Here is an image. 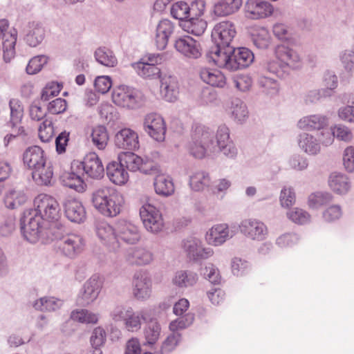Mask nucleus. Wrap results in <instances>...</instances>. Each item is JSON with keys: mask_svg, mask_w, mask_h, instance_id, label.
Masks as SVG:
<instances>
[{"mask_svg": "<svg viewBox=\"0 0 354 354\" xmlns=\"http://www.w3.org/2000/svg\"><path fill=\"white\" fill-rule=\"evenodd\" d=\"M23 162L32 170V176L39 185H48L53 179V171L50 162H47L44 151L39 146L28 147L23 153Z\"/></svg>", "mask_w": 354, "mask_h": 354, "instance_id": "obj_1", "label": "nucleus"}, {"mask_svg": "<svg viewBox=\"0 0 354 354\" xmlns=\"http://www.w3.org/2000/svg\"><path fill=\"white\" fill-rule=\"evenodd\" d=\"M93 207L106 217H115L122 211L124 203L122 195L115 189L101 186L95 189L91 195Z\"/></svg>", "mask_w": 354, "mask_h": 354, "instance_id": "obj_2", "label": "nucleus"}, {"mask_svg": "<svg viewBox=\"0 0 354 354\" xmlns=\"http://www.w3.org/2000/svg\"><path fill=\"white\" fill-rule=\"evenodd\" d=\"M216 144L214 131L209 127L198 124L193 128L192 140L187 148L192 156L201 159L215 153Z\"/></svg>", "mask_w": 354, "mask_h": 354, "instance_id": "obj_3", "label": "nucleus"}, {"mask_svg": "<svg viewBox=\"0 0 354 354\" xmlns=\"http://www.w3.org/2000/svg\"><path fill=\"white\" fill-rule=\"evenodd\" d=\"M112 100L119 106L134 109L142 104L144 96L140 91L133 87L120 85L113 89Z\"/></svg>", "mask_w": 354, "mask_h": 354, "instance_id": "obj_4", "label": "nucleus"}, {"mask_svg": "<svg viewBox=\"0 0 354 354\" xmlns=\"http://www.w3.org/2000/svg\"><path fill=\"white\" fill-rule=\"evenodd\" d=\"M118 160L131 171H140L145 174L151 175L159 171L158 165L147 157L142 158L131 152L122 153Z\"/></svg>", "mask_w": 354, "mask_h": 354, "instance_id": "obj_5", "label": "nucleus"}, {"mask_svg": "<svg viewBox=\"0 0 354 354\" xmlns=\"http://www.w3.org/2000/svg\"><path fill=\"white\" fill-rule=\"evenodd\" d=\"M36 214L43 220L57 221L60 217V209L57 201L51 196L46 194H39L34 200Z\"/></svg>", "mask_w": 354, "mask_h": 354, "instance_id": "obj_6", "label": "nucleus"}, {"mask_svg": "<svg viewBox=\"0 0 354 354\" xmlns=\"http://www.w3.org/2000/svg\"><path fill=\"white\" fill-rule=\"evenodd\" d=\"M103 286V279L98 274H93L87 279L77 297V304L81 306H88L97 299Z\"/></svg>", "mask_w": 354, "mask_h": 354, "instance_id": "obj_7", "label": "nucleus"}, {"mask_svg": "<svg viewBox=\"0 0 354 354\" xmlns=\"http://www.w3.org/2000/svg\"><path fill=\"white\" fill-rule=\"evenodd\" d=\"M140 216L145 230L151 234H158L164 227L160 211L150 203L144 204L140 209Z\"/></svg>", "mask_w": 354, "mask_h": 354, "instance_id": "obj_8", "label": "nucleus"}, {"mask_svg": "<svg viewBox=\"0 0 354 354\" xmlns=\"http://www.w3.org/2000/svg\"><path fill=\"white\" fill-rule=\"evenodd\" d=\"M42 218L33 209H26L21 218V230L24 237L30 243H36L41 232L40 221Z\"/></svg>", "mask_w": 354, "mask_h": 354, "instance_id": "obj_9", "label": "nucleus"}, {"mask_svg": "<svg viewBox=\"0 0 354 354\" xmlns=\"http://www.w3.org/2000/svg\"><path fill=\"white\" fill-rule=\"evenodd\" d=\"M238 232L237 226L223 223L213 225L205 234L206 242L212 246H221Z\"/></svg>", "mask_w": 354, "mask_h": 354, "instance_id": "obj_10", "label": "nucleus"}, {"mask_svg": "<svg viewBox=\"0 0 354 354\" xmlns=\"http://www.w3.org/2000/svg\"><path fill=\"white\" fill-rule=\"evenodd\" d=\"M237 228L244 237L254 241L264 240L268 233L266 225L261 221L254 218L243 219Z\"/></svg>", "mask_w": 354, "mask_h": 354, "instance_id": "obj_11", "label": "nucleus"}, {"mask_svg": "<svg viewBox=\"0 0 354 354\" xmlns=\"http://www.w3.org/2000/svg\"><path fill=\"white\" fill-rule=\"evenodd\" d=\"M216 152H220L228 159H235L238 155V149L230 138V129L226 124H221L216 132Z\"/></svg>", "mask_w": 354, "mask_h": 354, "instance_id": "obj_12", "label": "nucleus"}, {"mask_svg": "<svg viewBox=\"0 0 354 354\" xmlns=\"http://www.w3.org/2000/svg\"><path fill=\"white\" fill-rule=\"evenodd\" d=\"M55 236L59 239L57 250L62 254L72 259L82 251L84 239L80 235L77 234L62 235L61 232Z\"/></svg>", "mask_w": 354, "mask_h": 354, "instance_id": "obj_13", "label": "nucleus"}, {"mask_svg": "<svg viewBox=\"0 0 354 354\" xmlns=\"http://www.w3.org/2000/svg\"><path fill=\"white\" fill-rule=\"evenodd\" d=\"M183 249L190 260L200 261L207 259L214 254L211 248L203 246L201 240L190 236L183 241Z\"/></svg>", "mask_w": 354, "mask_h": 354, "instance_id": "obj_14", "label": "nucleus"}, {"mask_svg": "<svg viewBox=\"0 0 354 354\" xmlns=\"http://www.w3.org/2000/svg\"><path fill=\"white\" fill-rule=\"evenodd\" d=\"M144 130L153 139L162 142L165 138L166 125L161 115L151 113L147 114L143 122Z\"/></svg>", "mask_w": 354, "mask_h": 354, "instance_id": "obj_15", "label": "nucleus"}, {"mask_svg": "<svg viewBox=\"0 0 354 354\" xmlns=\"http://www.w3.org/2000/svg\"><path fill=\"white\" fill-rule=\"evenodd\" d=\"M132 292L139 301H146L151 297L152 283L148 274L142 271L136 272L132 279Z\"/></svg>", "mask_w": 354, "mask_h": 354, "instance_id": "obj_16", "label": "nucleus"}, {"mask_svg": "<svg viewBox=\"0 0 354 354\" xmlns=\"http://www.w3.org/2000/svg\"><path fill=\"white\" fill-rule=\"evenodd\" d=\"M236 35L234 25L230 21H221L217 24L212 32V37L216 45L223 48L231 47L234 38Z\"/></svg>", "mask_w": 354, "mask_h": 354, "instance_id": "obj_17", "label": "nucleus"}, {"mask_svg": "<svg viewBox=\"0 0 354 354\" xmlns=\"http://www.w3.org/2000/svg\"><path fill=\"white\" fill-rule=\"evenodd\" d=\"M115 230L119 243L122 241L127 244L134 245L141 239L138 227L127 220H119L116 223Z\"/></svg>", "mask_w": 354, "mask_h": 354, "instance_id": "obj_18", "label": "nucleus"}, {"mask_svg": "<svg viewBox=\"0 0 354 354\" xmlns=\"http://www.w3.org/2000/svg\"><path fill=\"white\" fill-rule=\"evenodd\" d=\"M275 58L288 69H298L302 65V59L294 49L284 45H277L274 49Z\"/></svg>", "mask_w": 354, "mask_h": 354, "instance_id": "obj_19", "label": "nucleus"}, {"mask_svg": "<svg viewBox=\"0 0 354 354\" xmlns=\"http://www.w3.org/2000/svg\"><path fill=\"white\" fill-rule=\"evenodd\" d=\"M244 9L246 17L254 20L268 18L274 12L273 6L264 0H248Z\"/></svg>", "mask_w": 354, "mask_h": 354, "instance_id": "obj_20", "label": "nucleus"}, {"mask_svg": "<svg viewBox=\"0 0 354 354\" xmlns=\"http://www.w3.org/2000/svg\"><path fill=\"white\" fill-rule=\"evenodd\" d=\"M66 216L72 222L80 223L86 218V210L81 201L68 196L63 201Z\"/></svg>", "mask_w": 354, "mask_h": 354, "instance_id": "obj_21", "label": "nucleus"}, {"mask_svg": "<svg viewBox=\"0 0 354 354\" xmlns=\"http://www.w3.org/2000/svg\"><path fill=\"white\" fill-rule=\"evenodd\" d=\"M174 47L180 54L190 59H197L201 55L200 44L189 36L176 39Z\"/></svg>", "mask_w": 354, "mask_h": 354, "instance_id": "obj_22", "label": "nucleus"}, {"mask_svg": "<svg viewBox=\"0 0 354 354\" xmlns=\"http://www.w3.org/2000/svg\"><path fill=\"white\" fill-rule=\"evenodd\" d=\"M115 145L119 149L136 150L139 148L138 135L130 128H124L116 133Z\"/></svg>", "mask_w": 354, "mask_h": 354, "instance_id": "obj_23", "label": "nucleus"}, {"mask_svg": "<svg viewBox=\"0 0 354 354\" xmlns=\"http://www.w3.org/2000/svg\"><path fill=\"white\" fill-rule=\"evenodd\" d=\"M96 233L101 241L112 251L119 248V239L114 229L106 222H100L96 226Z\"/></svg>", "mask_w": 354, "mask_h": 354, "instance_id": "obj_24", "label": "nucleus"}, {"mask_svg": "<svg viewBox=\"0 0 354 354\" xmlns=\"http://www.w3.org/2000/svg\"><path fill=\"white\" fill-rule=\"evenodd\" d=\"M254 54L250 49L244 47H232L230 71H236L249 66L254 61Z\"/></svg>", "mask_w": 354, "mask_h": 354, "instance_id": "obj_25", "label": "nucleus"}, {"mask_svg": "<svg viewBox=\"0 0 354 354\" xmlns=\"http://www.w3.org/2000/svg\"><path fill=\"white\" fill-rule=\"evenodd\" d=\"M80 165L84 172L92 178L99 179L104 176V166L95 153L87 154L84 160L80 162Z\"/></svg>", "mask_w": 354, "mask_h": 354, "instance_id": "obj_26", "label": "nucleus"}, {"mask_svg": "<svg viewBox=\"0 0 354 354\" xmlns=\"http://www.w3.org/2000/svg\"><path fill=\"white\" fill-rule=\"evenodd\" d=\"M231 50L232 47L223 48L222 46L216 45L209 48L206 56L209 61H212L218 67L230 70Z\"/></svg>", "mask_w": 354, "mask_h": 354, "instance_id": "obj_27", "label": "nucleus"}, {"mask_svg": "<svg viewBox=\"0 0 354 354\" xmlns=\"http://www.w3.org/2000/svg\"><path fill=\"white\" fill-rule=\"evenodd\" d=\"M160 93L168 102L176 100L179 93V84L177 77L170 74L160 77Z\"/></svg>", "mask_w": 354, "mask_h": 354, "instance_id": "obj_28", "label": "nucleus"}, {"mask_svg": "<svg viewBox=\"0 0 354 354\" xmlns=\"http://www.w3.org/2000/svg\"><path fill=\"white\" fill-rule=\"evenodd\" d=\"M174 29V24L169 19H165L158 22L155 35V44L158 49L164 50L167 47L169 38Z\"/></svg>", "mask_w": 354, "mask_h": 354, "instance_id": "obj_29", "label": "nucleus"}, {"mask_svg": "<svg viewBox=\"0 0 354 354\" xmlns=\"http://www.w3.org/2000/svg\"><path fill=\"white\" fill-rule=\"evenodd\" d=\"M124 258L129 264L145 266L153 261V254L145 248L136 247L128 250Z\"/></svg>", "mask_w": 354, "mask_h": 354, "instance_id": "obj_30", "label": "nucleus"}, {"mask_svg": "<svg viewBox=\"0 0 354 354\" xmlns=\"http://www.w3.org/2000/svg\"><path fill=\"white\" fill-rule=\"evenodd\" d=\"M297 141L299 149L308 156H316L321 151L320 142L310 133L306 132L299 133Z\"/></svg>", "mask_w": 354, "mask_h": 354, "instance_id": "obj_31", "label": "nucleus"}, {"mask_svg": "<svg viewBox=\"0 0 354 354\" xmlns=\"http://www.w3.org/2000/svg\"><path fill=\"white\" fill-rule=\"evenodd\" d=\"M328 124V118L322 114H314L301 118L297 122L300 129L319 130Z\"/></svg>", "mask_w": 354, "mask_h": 354, "instance_id": "obj_32", "label": "nucleus"}, {"mask_svg": "<svg viewBox=\"0 0 354 354\" xmlns=\"http://www.w3.org/2000/svg\"><path fill=\"white\" fill-rule=\"evenodd\" d=\"M45 37V30L39 23L32 21L27 25L24 39L32 47L38 46Z\"/></svg>", "mask_w": 354, "mask_h": 354, "instance_id": "obj_33", "label": "nucleus"}, {"mask_svg": "<svg viewBox=\"0 0 354 354\" xmlns=\"http://www.w3.org/2000/svg\"><path fill=\"white\" fill-rule=\"evenodd\" d=\"M124 165L119 160L109 162L106 166V175L114 184L122 185L127 182L129 174L124 169Z\"/></svg>", "mask_w": 354, "mask_h": 354, "instance_id": "obj_34", "label": "nucleus"}, {"mask_svg": "<svg viewBox=\"0 0 354 354\" xmlns=\"http://www.w3.org/2000/svg\"><path fill=\"white\" fill-rule=\"evenodd\" d=\"M153 175H156L153 181L156 193L162 196L172 195L174 192V185L171 177L165 174H160V170Z\"/></svg>", "mask_w": 354, "mask_h": 354, "instance_id": "obj_35", "label": "nucleus"}, {"mask_svg": "<svg viewBox=\"0 0 354 354\" xmlns=\"http://www.w3.org/2000/svg\"><path fill=\"white\" fill-rule=\"evenodd\" d=\"M199 75L205 83L212 86L223 88L226 84V77L221 71L216 69L201 68Z\"/></svg>", "mask_w": 354, "mask_h": 354, "instance_id": "obj_36", "label": "nucleus"}, {"mask_svg": "<svg viewBox=\"0 0 354 354\" xmlns=\"http://www.w3.org/2000/svg\"><path fill=\"white\" fill-rule=\"evenodd\" d=\"M328 185L334 192L338 194H344L349 191L351 182L346 175L333 172L328 178Z\"/></svg>", "mask_w": 354, "mask_h": 354, "instance_id": "obj_37", "label": "nucleus"}, {"mask_svg": "<svg viewBox=\"0 0 354 354\" xmlns=\"http://www.w3.org/2000/svg\"><path fill=\"white\" fill-rule=\"evenodd\" d=\"M198 279V274L194 271L178 270L175 273L172 283L180 288H186L194 286Z\"/></svg>", "mask_w": 354, "mask_h": 354, "instance_id": "obj_38", "label": "nucleus"}, {"mask_svg": "<svg viewBox=\"0 0 354 354\" xmlns=\"http://www.w3.org/2000/svg\"><path fill=\"white\" fill-rule=\"evenodd\" d=\"M142 320L147 322V310H140V312H136L132 308L129 312L127 319L124 322L123 325L128 331L136 332L141 328Z\"/></svg>", "mask_w": 354, "mask_h": 354, "instance_id": "obj_39", "label": "nucleus"}, {"mask_svg": "<svg viewBox=\"0 0 354 354\" xmlns=\"http://www.w3.org/2000/svg\"><path fill=\"white\" fill-rule=\"evenodd\" d=\"M229 114L231 118L237 123L242 124L248 118V111L246 104L239 98H234L231 101L229 108Z\"/></svg>", "mask_w": 354, "mask_h": 354, "instance_id": "obj_40", "label": "nucleus"}, {"mask_svg": "<svg viewBox=\"0 0 354 354\" xmlns=\"http://www.w3.org/2000/svg\"><path fill=\"white\" fill-rule=\"evenodd\" d=\"M242 6V0H221L214 6L216 16L224 17L238 11Z\"/></svg>", "mask_w": 354, "mask_h": 354, "instance_id": "obj_41", "label": "nucleus"}, {"mask_svg": "<svg viewBox=\"0 0 354 354\" xmlns=\"http://www.w3.org/2000/svg\"><path fill=\"white\" fill-rule=\"evenodd\" d=\"M132 67L138 75L145 79H156L160 77V69L153 64L139 62L132 64Z\"/></svg>", "mask_w": 354, "mask_h": 354, "instance_id": "obj_42", "label": "nucleus"}, {"mask_svg": "<svg viewBox=\"0 0 354 354\" xmlns=\"http://www.w3.org/2000/svg\"><path fill=\"white\" fill-rule=\"evenodd\" d=\"M62 305V300L53 297H41L32 303V307L39 311H55Z\"/></svg>", "mask_w": 354, "mask_h": 354, "instance_id": "obj_43", "label": "nucleus"}, {"mask_svg": "<svg viewBox=\"0 0 354 354\" xmlns=\"http://www.w3.org/2000/svg\"><path fill=\"white\" fill-rule=\"evenodd\" d=\"M96 61L106 67H114L118 64V59L113 52L106 47L98 48L94 53Z\"/></svg>", "mask_w": 354, "mask_h": 354, "instance_id": "obj_44", "label": "nucleus"}, {"mask_svg": "<svg viewBox=\"0 0 354 354\" xmlns=\"http://www.w3.org/2000/svg\"><path fill=\"white\" fill-rule=\"evenodd\" d=\"M91 138L94 146L100 150L104 149L109 140L106 128L102 125L94 127L92 130Z\"/></svg>", "mask_w": 354, "mask_h": 354, "instance_id": "obj_45", "label": "nucleus"}, {"mask_svg": "<svg viewBox=\"0 0 354 354\" xmlns=\"http://www.w3.org/2000/svg\"><path fill=\"white\" fill-rule=\"evenodd\" d=\"M100 315L87 309L75 310L71 312V318L82 324H95L98 322Z\"/></svg>", "mask_w": 354, "mask_h": 354, "instance_id": "obj_46", "label": "nucleus"}, {"mask_svg": "<svg viewBox=\"0 0 354 354\" xmlns=\"http://www.w3.org/2000/svg\"><path fill=\"white\" fill-rule=\"evenodd\" d=\"M27 201L26 195L19 190L11 189L8 191L4 198L6 206L9 209H15L22 205Z\"/></svg>", "mask_w": 354, "mask_h": 354, "instance_id": "obj_47", "label": "nucleus"}, {"mask_svg": "<svg viewBox=\"0 0 354 354\" xmlns=\"http://www.w3.org/2000/svg\"><path fill=\"white\" fill-rule=\"evenodd\" d=\"M189 185L196 192L203 190L205 187H211L209 174L204 171L196 172L190 177Z\"/></svg>", "mask_w": 354, "mask_h": 354, "instance_id": "obj_48", "label": "nucleus"}, {"mask_svg": "<svg viewBox=\"0 0 354 354\" xmlns=\"http://www.w3.org/2000/svg\"><path fill=\"white\" fill-rule=\"evenodd\" d=\"M184 27L187 32L200 36L204 33L207 28V22L200 17H191L185 21Z\"/></svg>", "mask_w": 354, "mask_h": 354, "instance_id": "obj_49", "label": "nucleus"}, {"mask_svg": "<svg viewBox=\"0 0 354 354\" xmlns=\"http://www.w3.org/2000/svg\"><path fill=\"white\" fill-rule=\"evenodd\" d=\"M10 109V125L15 128L20 124L24 115V108L21 102L17 99H11L9 102Z\"/></svg>", "mask_w": 354, "mask_h": 354, "instance_id": "obj_50", "label": "nucleus"}, {"mask_svg": "<svg viewBox=\"0 0 354 354\" xmlns=\"http://www.w3.org/2000/svg\"><path fill=\"white\" fill-rule=\"evenodd\" d=\"M62 183L64 186L78 192H82L84 190V183L83 180L79 175L74 172L68 173L63 176Z\"/></svg>", "mask_w": 354, "mask_h": 354, "instance_id": "obj_51", "label": "nucleus"}, {"mask_svg": "<svg viewBox=\"0 0 354 354\" xmlns=\"http://www.w3.org/2000/svg\"><path fill=\"white\" fill-rule=\"evenodd\" d=\"M331 200L332 195L330 193L317 192L309 195L308 204L310 208L317 209L329 203Z\"/></svg>", "mask_w": 354, "mask_h": 354, "instance_id": "obj_52", "label": "nucleus"}, {"mask_svg": "<svg viewBox=\"0 0 354 354\" xmlns=\"http://www.w3.org/2000/svg\"><path fill=\"white\" fill-rule=\"evenodd\" d=\"M253 43L260 49H266L271 43V37L268 30L264 28H260L253 35Z\"/></svg>", "mask_w": 354, "mask_h": 354, "instance_id": "obj_53", "label": "nucleus"}, {"mask_svg": "<svg viewBox=\"0 0 354 354\" xmlns=\"http://www.w3.org/2000/svg\"><path fill=\"white\" fill-rule=\"evenodd\" d=\"M161 328L156 321H151L145 329V337L147 344H153L158 339Z\"/></svg>", "mask_w": 354, "mask_h": 354, "instance_id": "obj_54", "label": "nucleus"}, {"mask_svg": "<svg viewBox=\"0 0 354 354\" xmlns=\"http://www.w3.org/2000/svg\"><path fill=\"white\" fill-rule=\"evenodd\" d=\"M264 68L268 73L280 78L284 77L288 73L286 67L277 59L268 61L264 65Z\"/></svg>", "mask_w": 354, "mask_h": 354, "instance_id": "obj_55", "label": "nucleus"}, {"mask_svg": "<svg viewBox=\"0 0 354 354\" xmlns=\"http://www.w3.org/2000/svg\"><path fill=\"white\" fill-rule=\"evenodd\" d=\"M132 308V307L129 306L118 304L111 310L109 314L110 317L115 323H124Z\"/></svg>", "mask_w": 354, "mask_h": 354, "instance_id": "obj_56", "label": "nucleus"}, {"mask_svg": "<svg viewBox=\"0 0 354 354\" xmlns=\"http://www.w3.org/2000/svg\"><path fill=\"white\" fill-rule=\"evenodd\" d=\"M295 201L296 194L294 189L291 187H283L279 195L281 206L283 208H289L295 204Z\"/></svg>", "mask_w": 354, "mask_h": 354, "instance_id": "obj_57", "label": "nucleus"}, {"mask_svg": "<svg viewBox=\"0 0 354 354\" xmlns=\"http://www.w3.org/2000/svg\"><path fill=\"white\" fill-rule=\"evenodd\" d=\"M171 15L176 19L185 20L191 17L189 6L185 2H177L172 6Z\"/></svg>", "mask_w": 354, "mask_h": 354, "instance_id": "obj_58", "label": "nucleus"}, {"mask_svg": "<svg viewBox=\"0 0 354 354\" xmlns=\"http://www.w3.org/2000/svg\"><path fill=\"white\" fill-rule=\"evenodd\" d=\"M48 60V57L45 55H37L32 57L26 66L27 73L29 75L37 74L47 64Z\"/></svg>", "mask_w": 354, "mask_h": 354, "instance_id": "obj_59", "label": "nucleus"}, {"mask_svg": "<svg viewBox=\"0 0 354 354\" xmlns=\"http://www.w3.org/2000/svg\"><path fill=\"white\" fill-rule=\"evenodd\" d=\"M288 218L293 223L303 225L307 223L310 221V216L305 210L295 207L287 212Z\"/></svg>", "mask_w": 354, "mask_h": 354, "instance_id": "obj_60", "label": "nucleus"}, {"mask_svg": "<svg viewBox=\"0 0 354 354\" xmlns=\"http://www.w3.org/2000/svg\"><path fill=\"white\" fill-rule=\"evenodd\" d=\"M194 320V315L192 313H187L183 316H180L176 319L172 321L169 324V329L171 331H176L184 329L189 326Z\"/></svg>", "mask_w": 354, "mask_h": 354, "instance_id": "obj_61", "label": "nucleus"}, {"mask_svg": "<svg viewBox=\"0 0 354 354\" xmlns=\"http://www.w3.org/2000/svg\"><path fill=\"white\" fill-rule=\"evenodd\" d=\"M339 60L346 71L354 69V46L349 49L342 50L339 55Z\"/></svg>", "mask_w": 354, "mask_h": 354, "instance_id": "obj_62", "label": "nucleus"}, {"mask_svg": "<svg viewBox=\"0 0 354 354\" xmlns=\"http://www.w3.org/2000/svg\"><path fill=\"white\" fill-rule=\"evenodd\" d=\"M106 340V333L105 330L101 326L95 328L90 337L91 346L102 347L105 344Z\"/></svg>", "mask_w": 354, "mask_h": 354, "instance_id": "obj_63", "label": "nucleus"}, {"mask_svg": "<svg viewBox=\"0 0 354 354\" xmlns=\"http://www.w3.org/2000/svg\"><path fill=\"white\" fill-rule=\"evenodd\" d=\"M54 135V129L51 121L46 120L39 127V137L44 142H48L52 140Z\"/></svg>", "mask_w": 354, "mask_h": 354, "instance_id": "obj_64", "label": "nucleus"}]
</instances>
